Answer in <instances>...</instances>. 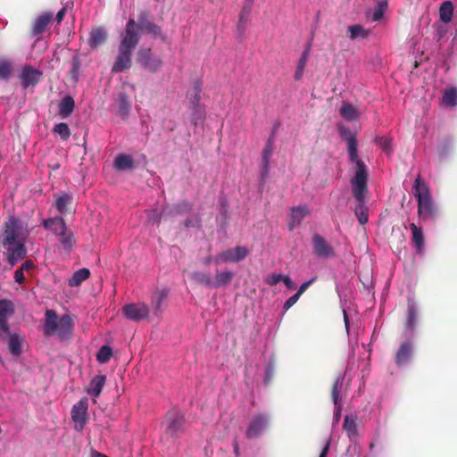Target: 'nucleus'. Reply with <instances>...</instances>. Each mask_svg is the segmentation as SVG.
I'll return each instance as SVG.
<instances>
[{
  "label": "nucleus",
  "instance_id": "obj_1",
  "mask_svg": "<svg viewBox=\"0 0 457 457\" xmlns=\"http://www.w3.org/2000/svg\"><path fill=\"white\" fill-rule=\"evenodd\" d=\"M120 39L118 55L112 68V73L122 72L131 67L132 52L138 45V37L134 30L132 21L129 22L127 29L120 34Z\"/></svg>",
  "mask_w": 457,
  "mask_h": 457
},
{
  "label": "nucleus",
  "instance_id": "obj_2",
  "mask_svg": "<svg viewBox=\"0 0 457 457\" xmlns=\"http://www.w3.org/2000/svg\"><path fill=\"white\" fill-rule=\"evenodd\" d=\"M368 171L359 169L355 171L354 177L351 180L353 195L357 204L354 208V213L361 225H365L369 220L368 208L365 204V195L368 193Z\"/></svg>",
  "mask_w": 457,
  "mask_h": 457
},
{
  "label": "nucleus",
  "instance_id": "obj_3",
  "mask_svg": "<svg viewBox=\"0 0 457 457\" xmlns=\"http://www.w3.org/2000/svg\"><path fill=\"white\" fill-rule=\"evenodd\" d=\"M413 195L418 200V214L423 220H435L438 211L435 204L428 186L422 180L420 175L414 181Z\"/></svg>",
  "mask_w": 457,
  "mask_h": 457
},
{
  "label": "nucleus",
  "instance_id": "obj_4",
  "mask_svg": "<svg viewBox=\"0 0 457 457\" xmlns=\"http://www.w3.org/2000/svg\"><path fill=\"white\" fill-rule=\"evenodd\" d=\"M73 320L68 314L58 317L54 310H46L45 312L44 335L50 337L58 335L61 340L66 339L72 334Z\"/></svg>",
  "mask_w": 457,
  "mask_h": 457
},
{
  "label": "nucleus",
  "instance_id": "obj_5",
  "mask_svg": "<svg viewBox=\"0 0 457 457\" xmlns=\"http://www.w3.org/2000/svg\"><path fill=\"white\" fill-rule=\"evenodd\" d=\"M150 18V12L147 10H142L139 12L137 22L133 18L129 19L124 29H127L129 22L132 21L134 23V30L138 37V41L140 40V32L150 34L154 37H162V28L151 21Z\"/></svg>",
  "mask_w": 457,
  "mask_h": 457
},
{
  "label": "nucleus",
  "instance_id": "obj_6",
  "mask_svg": "<svg viewBox=\"0 0 457 457\" xmlns=\"http://www.w3.org/2000/svg\"><path fill=\"white\" fill-rule=\"evenodd\" d=\"M338 132L347 144L349 160L351 162L355 163V171H359V169L367 170L364 162L358 157V143L355 135L346 126H339Z\"/></svg>",
  "mask_w": 457,
  "mask_h": 457
},
{
  "label": "nucleus",
  "instance_id": "obj_7",
  "mask_svg": "<svg viewBox=\"0 0 457 457\" xmlns=\"http://www.w3.org/2000/svg\"><path fill=\"white\" fill-rule=\"evenodd\" d=\"M165 434L171 438L177 439L182 435L186 428V420L182 412L172 410L167 412L165 417Z\"/></svg>",
  "mask_w": 457,
  "mask_h": 457
},
{
  "label": "nucleus",
  "instance_id": "obj_8",
  "mask_svg": "<svg viewBox=\"0 0 457 457\" xmlns=\"http://www.w3.org/2000/svg\"><path fill=\"white\" fill-rule=\"evenodd\" d=\"M137 62L146 71L154 73L162 65L161 57L154 54L150 48H142L137 54Z\"/></svg>",
  "mask_w": 457,
  "mask_h": 457
},
{
  "label": "nucleus",
  "instance_id": "obj_9",
  "mask_svg": "<svg viewBox=\"0 0 457 457\" xmlns=\"http://www.w3.org/2000/svg\"><path fill=\"white\" fill-rule=\"evenodd\" d=\"M269 425V418L266 414L259 413L254 415L249 421L245 431L247 439H255L260 437Z\"/></svg>",
  "mask_w": 457,
  "mask_h": 457
},
{
  "label": "nucleus",
  "instance_id": "obj_10",
  "mask_svg": "<svg viewBox=\"0 0 457 457\" xmlns=\"http://www.w3.org/2000/svg\"><path fill=\"white\" fill-rule=\"evenodd\" d=\"M88 400L87 397L81 398L75 403L71 411V419L75 423V428L81 431L88 420L87 417Z\"/></svg>",
  "mask_w": 457,
  "mask_h": 457
},
{
  "label": "nucleus",
  "instance_id": "obj_11",
  "mask_svg": "<svg viewBox=\"0 0 457 457\" xmlns=\"http://www.w3.org/2000/svg\"><path fill=\"white\" fill-rule=\"evenodd\" d=\"M149 307L145 303H127L122 307V313L128 320L140 321L149 316Z\"/></svg>",
  "mask_w": 457,
  "mask_h": 457
},
{
  "label": "nucleus",
  "instance_id": "obj_12",
  "mask_svg": "<svg viewBox=\"0 0 457 457\" xmlns=\"http://www.w3.org/2000/svg\"><path fill=\"white\" fill-rule=\"evenodd\" d=\"M249 253V251L245 246H236L235 248L228 249L219 253L214 261L216 263L233 262H238L244 260Z\"/></svg>",
  "mask_w": 457,
  "mask_h": 457
},
{
  "label": "nucleus",
  "instance_id": "obj_13",
  "mask_svg": "<svg viewBox=\"0 0 457 457\" xmlns=\"http://www.w3.org/2000/svg\"><path fill=\"white\" fill-rule=\"evenodd\" d=\"M14 312L13 303L10 300H0V339L9 334L8 318Z\"/></svg>",
  "mask_w": 457,
  "mask_h": 457
},
{
  "label": "nucleus",
  "instance_id": "obj_14",
  "mask_svg": "<svg viewBox=\"0 0 457 457\" xmlns=\"http://www.w3.org/2000/svg\"><path fill=\"white\" fill-rule=\"evenodd\" d=\"M313 253L320 258H331L335 256L334 248L320 234H315L312 239Z\"/></svg>",
  "mask_w": 457,
  "mask_h": 457
},
{
  "label": "nucleus",
  "instance_id": "obj_15",
  "mask_svg": "<svg viewBox=\"0 0 457 457\" xmlns=\"http://www.w3.org/2000/svg\"><path fill=\"white\" fill-rule=\"evenodd\" d=\"M43 78V72L29 65H24L21 69L20 79L23 88L35 87Z\"/></svg>",
  "mask_w": 457,
  "mask_h": 457
},
{
  "label": "nucleus",
  "instance_id": "obj_16",
  "mask_svg": "<svg viewBox=\"0 0 457 457\" xmlns=\"http://www.w3.org/2000/svg\"><path fill=\"white\" fill-rule=\"evenodd\" d=\"M20 235L19 220L11 217L4 225V232L2 239V244L5 245H12L16 244V240Z\"/></svg>",
  "mask_w": 457,
  "mask_h": 457
},
{
  "label": "nucleus",
  "instance_id": "obj_17",
  "mask_svg": "<svg viewBox=\"0 0 457 457\" xmlns=\"http://www.w3.org/2000/svg\"><path fill=\"white\" fill-rule=\"evenodd\" d=\"M310 214V209L306 204L291 207L288 213V229L290 231L294 230Z\"/></svg>",
  "mask_w": 457,
  "mask_h": 457
},
{
  "label": "nucleus",
  "instance_id": "obj_18",
  "mask_svg": "<svg viewBox=\"0 0 457 457\" xmlns=\"http://www.w3.org/2000/svg\"><path fill=\"white\" fill-rule=\"evenodd\" d=\"M53 20L52 12H44L38 15L31 27L30 34L32 37H39L41 36L46 29L47 26Z\"/></svg>",
  "mask_w": 457,
  "mask_h": 457
},
{
  "label": "nucleus",
  "instance_id": "obj_19",
  "mask_svg": "<svg viewBox=\"0 0 457 457\" xmlns=\"http://www.w3.org/2000/svg\"><path fill=\"white\" fill-rule=\"evenodd\" d=\"M8 262L11 266L16 264L19 261L27 256V249L25 245L21 242H17L14 245H8Z\"/></svg>",
  "mask_w": 457,
  "mask_h": 457
},
{
  "label": "nucleus",
  "instance_id": "obj_20",
  "mask_svg": "<svg viewBox=\"0 0 457 457\" xmlns=\"http://www.w3.org/2000/svg\"><path fill=\"white\" fill-rule=\"evenodd\" d=\"M413 353V344L411 341L407 340L403 342L399 349L397 350L395 357V363L398 366H403L406 364Z\"/></svg>",
  "mask_w": 457,
  "mask_h": 457
},
{
  "label": "nucleus",
  "instance_id": "obj_21",
  "mask_svg": "<svg viewBox=\"0 0 457 457\" xmlns=\"http://www.w3.org/2000/svg\"><path fill=\"white\" fill-rule=\"evenodd\" d=\"M43 226L46 229L51 230L56 236L65 232L67 228L65 220L60 216L45 220Z\"/></svg>",
  "mask_w": 457,
  "mask_h": 457
},
{
  "label": "nucleus",
  "instance_id": "obj_22",
  "mask_svg": "<svg viewBox=\"0 0 457 457\" xmlns=\"http://www.w3.org/2000/svg\"><path fill=\"white\" fill-rule=\"evenodd\" d=\"M108 38L107 31L101 27L92 29L89 33L88 45L92 48H96L99 46L104 44Z\"/></svg>",
  "mask_w": 457,
  "mask_h": 457
},
{
  "label": "nucleus",
  "instance_id": "obj_23",
  "mask_svg": "<svg viewBox=\"0 0 457 457\" xmlns=\"http://www.w3.org/2000/svg\"><path fill=\"white\" fill-rule=\"evenodd\" d=\"M105 382H106L105 375H97V376L94 377L86 390L87 393L89 395L94 396L96 398L98 397L102 393V390L105 385Z\"/></svg>",
  "mask_w": 457,
  "mask_h": 457
},
{
  "label": "nucleus",
  "instance_id": "obj_24",
  "mask_svg": "<svg viewBox=\"0 0 457 457\" xmlns=\"http://www.w3.org/2000/svg\"><path fill=\"white\" fill-rule=\"evenodd\" d=\"M75 108V101L71 96H64L58 104L59 115L62 119H66L73 112Z\"/></svg>",
  "mask_w": 457,
  "mask_h": 457
},
{
  "label": "nucleus",
  "instance_id": "obj_25",
  "mask_svg": "<svg viewBox=\"0 0 457 457\" xmlns=\"http://www.w3.org/2000/svg\"><path fill=\"white\" fill-rule=\"evenodd\" d=\"M113 166L119 171L132 170L135 167L134 159L129 154H118L114 160Z\"/></svg>",
  "mask_w": 457,
  "mask_h": 457
},
{
  "label": "nucleus",
  "instance_id": "obj_26",
  "mask_svg": "<svg viewBox=\"0 0 457 457\" xmlns=\"http://www.w3.org/2000/svg\"><path fill=\"white\" fill-rule=\"evenodd\" d=\"M273 153V139L270 137L262 150V177L265 178L269 172L270 159Z\"/></svg>",
  "mask_w": 457,
  "mask_h": 457
},
{
  "label": "nucleus",
  "instance_id": "obj_27",
  "mask_svg": "<svg viewBox=\"0 0 457 457\" xmlns=\"http://www.w3.org/2000/svg\"><path fill=\"white\" fill-rule=\"evenodd\" d=\"M7 339L8 348L10 350V353L13 356H19L21 354L22 349H21V339L16 333H11L9 331V334L6 335L5 338L4 340Z\"/></svg>",
  "mask_w": 457,
  "mask_h": 457
},
{
  "label": "nucleus",
  "instance_id": "obj_28",
  "mask_svg": "<svg viewBox=\"0 0 457 457\" xmlns=\"http://www.w3.org/2000/svg\"><path fill=\"white\" fill-rule=\"evenodd\" d=\"M411 230V240L417 249L418 253H420L424 247V236L421 228L418 227L415 223L410 224Z\"/></svg>",
  "mask_w": 457,
  "mask_h": 457
},
{
  "label": "nucleus",
  "instance_id": "obj_29",
  "mask_svg": "<svg viewBox=\"0 0 457 457\" xmlns=\"http://www.w3.org/2000/svg\"><path fill=\"white\" fill-rule=\"evenodd\" d=\"M234 274L229 270L217 271L213 279L212 288L228 286L233 279Z\"/></svg>",
  "mask_w": 457,
  "mask_h": 457
},
{
  "label": "nucleus",
  "instance_id": "obj_30",
  "mask_svg": "<svg viewBox=\"0 0 457 457\" xmlns=\"http://www.w3.org/2000/svg\"><path fill=\"white\" fill-rule=\"evenodd\" d=\"M72 203V196L67 193H62L54 201V205L61 214L68 212V206Z\"/></svg>",
  "mask_w": 457,
  "mask_h": 457
},
{
  "label": "nucleus",
  "instance_id": "obj_31",
  "mask_svg": "<svg viewBox=\"0 0 457 457\" xmlns=\"http://www.w3.org/2000/svg\"><path fill=\"white\" fill-rule=\"evenodd\" d=\"M343 428L350 439L356 438L358 435L356 417L353 415H346L344 420Z\"/></svg>",
  "mask_w": 457,
  "mask_h": 457
},
{
  "label": "nucleus",
  "instance_id": "obj_32",
  "mask_svg": "<svg viewBox=\"0 0 457 457\" xmlns=\"http://www.w3.org/2000/svg\"><path fill=\"white\" fill-rule=\"evenodd\" d=\"M58 237H60L62 249L65 253L69 254L75 243L73 233L66 229L65 232L59 234Z\"/></svg>",
  "mask_w": 457,
  "mask_h": 457
},
{
  "label": "nucleus",
  "instance_id": "obj_33",
  "mask_svg": "<svg viewBox=\"0 0 457 457\" xmlns=\"http://www.w3.org/2000/svg\"><path fill=\"white\" fill-rule=\"evenodd\" d=\"M117 104L119 106V113L122 117H126L130 112V100L125 92H120L117 96Z\"/></svg>",
  "mask_w": 457,
  "mask_h": 457
},
{
  "label": "nucleus",
  "instance_id": "obj_34",
  "mask_svg": "<svg viewBox=\"0 0 457 457\" xmlns=\"http://www.w3.org/2000/svg\"><path fill=\"white\" fill-rule=\"evenodd\" d=\"M310 50H311V44H309L306 46V48L302 53V55L298 61L296 71L295 72V80H300L303 78V70H304L307 61H308Z\"/></svg>",
  "mask_w": 457,
  "mask_h": 457
},
{
  "label": "nucleus",
  "instance_id": "obj_35",
  "mask_svg": "<svg viewBox=\"0 0 457 457\" xmlns=\"http://www.w3.org/2000/svg\"><path fill=\"white\" fill-rule=\"evenodd\" d=\"M168 292L166 290H158L154 293L152 298L153 312L156 316H159L162 312L161 306L162 302L166 299Z\"/></svg>",
  "mask_w": 457,
  "mask_h": 457
},
{
  "label": "nucleus",
  "instance_id": "obj_36",
  "mask_svg": "<svg viewBox=\"0 0 457 457\" xmlns=\"http://www.w3.org/2000/svg\"><path fill=\"white\" fill-rule=\"evenodd\" d=\"M453 14V4L451 1H445L441 4L439 8V16L440 20L448 23L452 21Z\"/></svg>",
  "mask_w": 457,
  "mask_h": 457
},
{
  "label": "nucleus",
  "instance_id": "obj_37",
  "mask_svg": "<svg viewBox=\"0 0 457 457\" xmlns=\"http://www.w3.org/2000/svg\"><path fill=\"white\" fill-rule=\"evenodd\" d=\"M252 10V4L249 3L245 4L239 14V21L237 24V30L240 36H243L245 29V25L248 21Z\"/></svg>",
  "mask_w": 457,
  "mask_h": 457
},
{
  "label": "nucleus",
  "instance_id": "obj_38",
  "mask_svg": "<svg viewBox=\"0 0 457 457\" xmlns=\"http://www.w3.org/2000/svg\"><path fill=\"white\" fill-rule=\"evenodd\" d=\"M90 271L87 268L79 269L75 271L72 277L69 279L70 287H79L83 281L88 278Z\"/></svg>",
  "mask_w": 457,
  "mask_h": 457
},
{
  "label": "nucleus",
  "instance_id": "obj_39",
  "mask_svg": "<svg viewBox=\"0 0 457 457\" xmlns=\"http://www.w3.org/2000/svg\"><path fill=\"white\" fill-rule=\"evenodd\" d=\"M191 278L198 285L212 288L213 279L211 276L203 271H195L191 274Z\"/></svg>",
  "mask_w": 457,
  "mask_h": 457
},
{
  "label": "nucleus",
  "instance_id": "obj_40",
  "mask_svg": "<svg viewBox=\"0 0 457 457\" xmlns=\"http://www.w3.org/2000/svg\"><path fill=\"white\" fill-rule=\"evenodd\" d=\"M349 32V37L352 40L357 39V38H366L368 37L370 31L365 29L361 25L355 24L349 26L347 29Z\"/></svg>",
  "mask_w": 457,
  "mask_h": 457
},
{
  "label": "nucleus",
  "instance_id": "obj_41",
  "mask_svg": "<svg viewBox=\"0 0 457 457\" xmlns=\"http://www.w3.org/2000/svg\"><path fill=\"white\" fill-rule=\"evenodd\" d=\"M340 114L346 120L353 121L359 118L356 109L348 103H344L340 108Z\"/></svg>",
  "mask_w": 457,
  "mask_h": 457
},
{
  "label": "nucleus",
  "instance_id": "obj_42",
  "mask_svg": "<svg viewBox=\"0 0 457 457\" xmlns=\"http://www.w3.org/2000/svg\"><path fill=\"white\" fill-rule=\"evenodd\" d=\"M442 103L449 107H454L457 105V89L451 87L446 89L442 97Z\"/></svg>",
  "mask_w": 457,
  "mask_h": 457
},
{
  "label": "nucleus",
  "instance_id": "obj_43",
  "mask_svg": "<svg viewBox=\"0 0 457 457\" xmlns=\"http://www.w3.org/2000/svg\"><path fill=\"white\" fill-rule=\"evenodd\" d=\"M12 71L10 61L0 57V80L8 81Z\"/></svg>",
  "mask_w": 457,
  "mask_h": 457
},
{
  "label": "nucleus",
  "instance_id": "obj_44",
  "mask_svg": "<svg viewBox=\"0 0 457 457\" xmlns=\"http://www.w3.org/2000/svg\"><path fill=\"white\" fill-rule=\"evenodd\" d=\"M343 380H344L343 377L337 376L335 378L333 385H332L331 397H332V401H333L335 406H337V404L339 403V394H340V390L343 386Z\"/></svg>",
  "mask_w": 457,
  "mask_h": 457
},
{
  "label": "nucleus",
  "instance_id": "obj_45",
  "mask_svg": "<svg viewBox=\"0 0 457 457\" xmlns=\"http://www.w3.org/2000/svg\"><path fill=\"white\" fill-rule=\"evenodd\" d=\"M53 132L58 134L60 137L64 141L68 140L71 137V129L68 124L65 122L55 124L53 129Z\"/></svg>",
  "mask_w": 457,
  "mask_h": 457
},
{
  "label": "nucleus",
  "instance_id": "obj_46",
  "mask_svg": "<svg viewBox=\"0 0 457 457\" xmlns=\"http://www.w3.org/2000/svg\"><path fill=\"white\" fill-rule=\"evenodd\" d=\"M112 355V350L110 346L108 345H103L97 354H96V360L100 362V363H106L107 361H110L111 357Z\"/></svg>",
  "mask_w": 457,
  "mask_h": 457
},
{
  "label": "nucleus",
  "instance_id": "obj_47",
  "mask_svg": "<svg viewBox=\"0 0 457 457\" xmlns=\"http://www.w3.org/2000/svg\"><path fill=\"white\" fill-rule=\"evenodd\" d=\"M376 141L382 147L383 151L386 153L391 152V139L385 137H378Z\"/></svg>",
  "mask_w": 457,
  "mask_h": 457
},
{
  "label": "nucleus",
  "instance_id": "obj_48",
  "mask_svg": "<svg viewBox=\"0 0 457 457\" xmlns=\"http://www.w3.org/2000/svg\"><path fill=\"white\" fill-rule=\"evenodd\" d=\"M415 321H416V313H415V311H414L413 309H410V310L408 311V319H407L406 327H407L409 329H413L414 325H415Z\"/></svg>",
  "mask_w": 457,
  "mask_h": 457
},
{
  "label": "nucleus",
  "instance_id": "obj_49",
  "mask_svg": "<svg viewBox=\"0 0 457 457\" xmlns=\"http://www.w3.org/2000/svg\"><path fill=\"white\" fill-rule=\"evenodd\" d=\"M386 10L382 8H378L375 6L373 15H372V21H379L385 14Z\"/></svg>",
  "mask_w": 457,
  "mask_h": 457
},
{
  "label": "nucleus",
  "instance_id": "obj_50",
  "mask_svg": "<svg viewBox=\"0 0 457 457\" xmlns=\"http://www.w3.org/2000/svg\"><path fill=\"white\" fill-rule=\"evenodd\" d=\"M315 280H316V278L314 277V278H311L310 280H308V281H306V282L303 283V284L300 286V287H299L298 291L296 292V294H297L299 296H301V295H302L306 291V289H307V288H308V287H310V286H311V285H312Z\"/></svg>",
  "mask_w": 457,
  "mask_h": 457
},
{
  "label": "nucleus",
  "instance_id": "obj_51",
  "mask_svg": "<svg viewBox=\"0 0 457 457\" xmlns=\"http://www.w3.org/2000/svg\"><path fill=\"white\" fill-rule=\"evenodd\" d=\"M299 295L295 293L292 296H290L284 303V308L286 310H288L291 308L299 299Z\"/></svg>",
  "mask_w": 457,
  "mask_h": 457
},
{
  "label": "nucleus",
  "instance_id": "obj_52",
  "mask_svg": "<svg viewBox=\"0 0 457 457\" xmlns=\"http://www.w3.org/2000/svg\"><path fill=\"white\" fill-rule=\"evenodd\" d=\"M14 280L18 284H23L25 281L24 271H22L20 268L14 272Z\"/></svg>",
  "mask_w": 457,
  "mask_h": 457
},
{
  "label": "nucleus",
  "instance_id": "obj_53",
  "mask_svg": "<svg viewBox=\"0 0 457 457\" xmlns=\"http://www.w3.org/2000/svg\"><path fill=\"white\" fill-rule=\"evenodd\" d=\"M283 275L282 274H272L269 278V284L270 285H277L278 282L282 280Z\"/></svg>",
  "mask_w": 457,
  "mask_h": 457
},
{
  "label": "nucleus",
  "instance_id": "obj_54",
  "mask_svg": "<svg viewBox=\"0 0 457 457\" xmlns=\"http://www.w3.org/2000/svg\"><path fill=\"white\" fill-rule=\"evenodd\" d=\"M35 265L34 262L31 260H27L25 262L22 263V265L20 267V269L22 271H29L32 269H34Z\"/></svg>",
  "mask_w": 457,
  "mask_h": 457
},
{
  "label": "nucleus",
  "instance_id": "obj_55",
  "mask_svg": "<svg viewBox=\"0 0 457 457\" xmlns=\"http://www.w3.org/2000/svg\"><path fill=\"white\" fill-rule=\"evenodd\" d=\"M376 7L382 8L386 10L387 9V0H375Z\"/></svg>",
  "mask_w": 457,
  "mask_h": 457
},
{
  "label": "nucleus",
  "instance_id": "obj_56",
  "mask_svg": "<svg viewBox=\"0 0 457 457\" xmlns=\"http://www.w3.org/2000/svg\"><path fill=\"white\" fill-rule=\"evenodd\" d=\"M330 446V440H328L319 457H327Z\"/></svg>",
  "mask_w": 457,
  "mask_h": 457
},
{
  "label": "nucleus",
  "instance_id": "obj_57",
  "mask_svg": "<svg viewBox=\"0 0 457 457\" xmlns=\"http://www.w3.org/2000/svg\"><path fill=\"white\" fill-rule=\"evenodd\" d=\"M195 90H196V92H195V96H194V98L192 100V103L194 104L197 105L199 101H200V91H201V89H200L199 87H196Z\"/></svg>",
  "mask_w": 457,
  "mask_h": 457
},
{
  "label": "nucleus",
  "instance_id": "obj_58",
  "mask_svg": "<svg viewBox=\"0 0 457 457\" xmlns=\"http://www.w3.org/2000/svg\"><path fill=\"white\" fill-rule=\"evenodd\" d=\"M282 281L284 282L287 287L291 288L293 287V281L288 276L283 275Z\"/></svg>",
  "mask_w": 457,
  "mask_h": 457
},
{
  "label": "nucleus",
  "instance_id": "obj_59",
  "mask_svg": "<svg viewBox=\"0 0 457 457\" xmlns=\"http://www.w3.org/2000/svg\"><path fill=\"white\" fill-rule=\"evenodd\" d=\"M65 8H62L61 9L57 14H56V20H57V22L60 23L62 20H63V17H64V14H65Z\"/></svg>",
  "mask_w": 457,
  "mask_h": 457
},
{
  "label": "nucleus",
  "instance_id": "obj_60",
  "mask_svg": "<svg viewBox=\"0 0 457 457\" xmlns=\"http://www.w3.org/2000/svg\"><path fill=\"white\" fill-rule=\"evenodd\" d=\"M234 453L238 456L239 455V445L237 440L233 443Z\"/></svg>",
  "mask_w": 457,
  "mask_h": 457
},
{
  "label": "nucleus",
  "instance_id": "obj_61",
  "mask_svg": "<svg viewBox=\"0 0 457 457\" xmlns=\"http://www.w3.org/2000/svg\"><path fill=\"white\" fill-rule=\"evenodd\" d=\"M91 457H108V456L102 453H99L96 451H92Z\"/></svg>",
  "mask_w": 457,
  "mask_h": 457
},
{
  "label": "nucleus",
  "instance_id": "obj_62",
  "mask_svg": "<svg viewBox=\"0 0 457 457\" xmlns=\"http://www.w3.org/2000/svg\"><path fill=\"white\" fill-rule=\"evenodd\" d=\"M336 413H335V416L337 418V420H338V418L340 417V413H341V405L340 403L337 404V406H336Z\"/></svg>",
  "mask_w": 457,
  "mask_h": 457
},
{
  "label": "nucleus",
  "instance_id": "obj_63",
  "mask_svg": "<svg viewBox=\"0 0 457 457\" xmlns=\"http://www.w3.org/2000/svg\"><path fill=\"white\" fill-rule=\"evenodd\" d=\"M79 62L77 60H73V62H72V66H73V70L74 71H77L79 69Z\"/></svg>",
  "mask_w": 457,
  "mask_h": 457
},
{
  "label": "nucleus",
  "instance_id": "obj_64",
  "mask_svg": "<svg viewBox=\"0 0 457 457\" xmlns=\"http://www.w3.org/2000/svg\"><path fill=\"white\" fill-rule=\"evenodd\" d=\"M149 220L152 221V222H159L160 217L158 216V214H156V218H154V216L150 217Z\"/></svg>",
  "mask_w": 457,
  "mask_h": 457
}]
</instances>
